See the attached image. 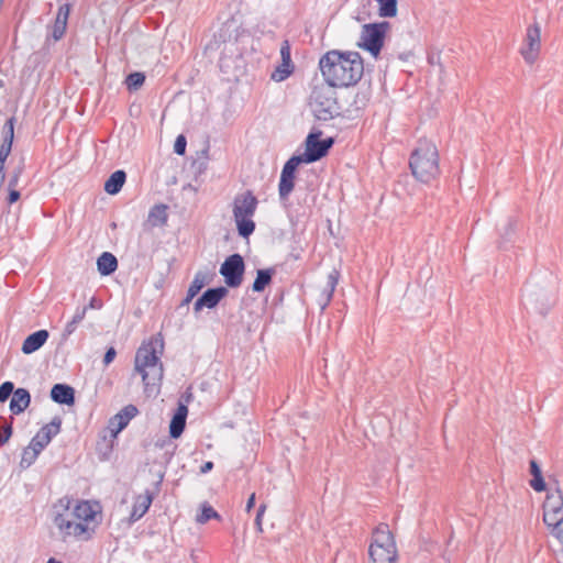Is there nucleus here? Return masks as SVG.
Segmentation results:
<instances>
[{"mask_svg":"<svg viewBox=\"0 0 563 563\" xmlns=\"http://www.w3.org/2000/svg\"><path fill=\"white\" fill-rule=\"evenodd\" d=\"M31 402L30 393L24 388H18L14 390L10 401V410L14 415L23 412Z\"/></svg>","mask_w":563,"mask_h":563,"instance_id":"22","label":"nucleus"},{"mask_svg":"<svg viewBox=\"0 0 563 563\" xmlns=\"http://www.w3.org/2000/svg\"><path fill=\"white\" fill-rule=\"evenodd\" d=\"M266 508H267V506L265 504H261L257 509L256 515H258V517H264Z\"/></svg>","mask_w":563,"mask_h":563,"instance_id":"50","label":"nucleus"},{"mask_svg":"<svg viewBox=\"0 0 563 563\" xmlns=\"http://www.w3.org/2000/svg\"><path fill=\"white\" fill-rule=\"evenodd\" d=\"M206 282H207L206 275L201 272L197 273L188 288L185 302H189L201 290V288L205 286Z\"/></svg>","mask_w":563,"mask_h":563,"instance_id":"30","label":"nucleus"},{"mask_svg":"<svg viewBox=\"0 0 563 563\" xmlns=\"http://www.w3.org/2000/svg\"><path fill=\"white\" fill-rule=\"evenodd\" d=\"M69 12H70V8L68 4L60 5L55 21L67 25Z\"/></svg>","mask_w":563,"mask_h":563,"instance_id":"36","label":"nucleus"},{"mask_svg":"<svg viewBox=\"0 0 563 563\" xmlns=\"http://www.w3.org/2000/svg\"><path fill=\"white\" fill-rule=\"evenodd\" d=\"M280 64L274 69L271 75L272 80L282 82L286 80L294 73V64L291 60V48L288 41H284L280 45Z\"/></svg>","mask_w":563,"mask_h":563,"instance_id":"14","label":"nucleus"},{"mask_svg":"<svg viewBox=\"0 0 563 563\" xmlns=\"http://www.w3.org/2000/svg\"><path fill=\"white\" fill-rule=\"evenodd\" d=\"M530 485L536 492H543L545 489V483L542 477V474L533 476V478L530 482Z\"/></svg>","mask_w":563,"mask_h":563,"instance_id":"39","label":"nucleus"},{"mask_svg":"<svg viewBox=\"0 0 563 563\" xmlns=\"http://www.w3.org/2000/svg\"><path fill=\"white\" fill-rule=\"evenodd\" d=\"M20 198V192L18 190H15L14 188H11L10 189V192H9V197H8V202L10 205L16 202Z\"/></svg>","mask_w":563,"mask_h":563,"instance_id":"44","label":"nucleus"},{"mask_svg":"<svg viewBox=\"0 0 563 563\" xmlns=\"http://www.w3.org/2000/svg\"><path fill=\"white\" fill-rule=\"evenodd\" d=\"M48 339V332L46 330H38L30 334L22 344V352L24 354H31L42 347Z\"/></svg>","mask_w":563,"mask_h":563,"instance_id":"20","label":"nucleus"},{"mask_svg":"<svg viewBox=\"0 0 563 563\" xmlns=\"http://www.w3.org/2000/svg\"><path fill=\"white\" fill-rule=\"evenodd\" d=\"M334 87L319 86L311 93V109L314 117L320 121H328L339 114V106L335 98Z\"/></svg>","mask_w":563,"mask_h":563,"instance_id":"8","label":"nucleus"},{"mask_svg":"<svg viewBox=\"0 0 563 563\" xmlns=\"http://www.w3.org/2000/svg\"><path fill=\"white\" fill-rule=\"evenodd\" d=\"M378 13L383 18H394L397 14V0H376Z\"/></svg>","mask_w":563,"mask_h":563,"instance_id":"31","label":"nucleus"},{"mask_svg":"<svg viewBox=\"0 0 563 563\" xmlns=\"http://www.w3.org/2000/svg\"><path fill=\"white\" fill-rule=\"evenodd\" d=\"M98 272L102 276H108L118 268L117 257L110 252H103L97 260Z\"/></svg>","mask_w":563,"mask_h":563,"instance_id":"25","label":"nucleus"},{"mask_svg":"<svg viewBox=\"0 0 563 563\" xmlns=\"http://www.w3.org/2000/svg\"><path fill=\"white\" fill-rule=\"evenodd\" d=\"M66 27H67L66 24H63L60 22H56L55 21V23L53 25V29H52V36H53V38L55 41L60 40L64 36L65 32H66Z\"/></svg>","mask_w":563,"mask_h":563,"instance_id":"37","label":"nucleus"},{"mask_svg":"<svg viewBox=\"0 0 563 563\" xmlns=\"http://www.w3.org/2000/svg\"><path fill=\"white\" fill-rule=\"evenodd\" d=\"M541 49V30L538 24L530 25L527 29L523 44L520 48V53L528 64H533Z\"/></svg>","mask_w":563,"mask_h":563,"instance_id":"12","label":"nucleus"},{"mask_svg":"<svg viewBox=\"0 0 563 563\" xmlns=\"http://www.w3.org/2000/svg\"><path fill=\"white\" fill-rule=\"evenodd\" d=\"M36 454L33 451H31L29 446H26L22 452L20 466L22 468H27L36 461Z\"/></svg>","mask_w":563,"mask_h":563,"instance_id":"34","label":"nucleus"},{"mask_svg":"<svg viewBox=\"0 0 563 563\" xmlns=\"http://www.w3.org/2000/svg\"><path fill=\"white\" fill-rule=\"evenodd\" d=\"M87 313V308H77L75 314L73 316L71 320L68 321L65 325L63 336L68 338L71 335L76 329L77 325L85 319Z\"/></svg>","mask_w":563,"mask_h":563,"instance_id":"29","label":"nucleus"},{"mask_svg":"<svg viewBox=\"0 0 563 563\" xmlns=\"http://www.w3.org/2000/svg\"><path fill=\"white\" fill-rule=\"evenodd\" d=\"M409 167L420 183L429 184L440 175L439 152L434 143L419 140L411 152Z\"/></svg>","mask_w":563,"mask_h":563,"instance_id":"3","label":"nucleus"},{"mask_svg":"<svg viewBox=\"0 0 563 563\" xmlns=\"http://www.w3.org/2000/svg\"><path fill=\"white\" fill-rule=\"evenodd\" d=\"M302 164L298 157L291 156L284 165L278 184L280 200L285 201L295 188V174L298 166Z\"/></svg>","mask_w":563,"mask_h":563,"instance_id":"13","label":"nucleus"},{"mask_svg":"<svg viewBox=\"0 0 563 563\" xmlns=\"http://www.w3.org/2000/svg\"><path fill=\"white\" fill-rule=\"evenodd\" d=\"M187 415V406L179 404L169 424V434L172 438L177 439L181 435L186 426Z\"/></svg>","mask_w":563,"mask_h":563,"instance_id":"17","label":"nucleus"},{"mask_svg":"<svg viewBox=\"0 0 563 563\" xmlns=\"http://www.w3.org/2000/svg\"><path fill=\"white\" fill-rule=\"evenodd\" d=\"M213 468V463L211 461H208L206 463H203L200 467V473L201 474H207L208 472H210L211 470Z\"/></svg>","mask_w":563,"mask_h":563,"instance_id":"47","label":"nucleus"},{"mask_svg":"<svg viewBox=\"0 0 563 563\" xmlns=\"http://www.w3.org/2000/svg\"><path fill=\"white\" fill-rule=\"evenodd\" d=\"M244 271V261L240 254L230 255L220 267V274L224 277L225 284L232 288L241 285Z\"/></svg>","mask_w":563,"mask_h":563,"instance_id":"11","label":"nucleus"},{"mask_svg":"<svg viewBox=\"0 0 563 563\" xmlns=\"http://www.w3.org/2000/svg\"><path fill=\"white\" fill-rule=\"evenodd\" d=\"M543 522L553 537L563 540V495L559 488L547 494L543 503Z\"/></svg>","mask_w":563,"mask_h":563,"instance_id":"7","label":"nucleus"},{"mask_svg":"<svg viewBox=\"0 0 563 563\" xmlns=\"http://www.w3.org/2000/svg\"><path fill=\"white\" fill-rule=\"evenodd\" d=\"M51 398L60 405H73L75 402V390L66 384H55L51 389Z\"/></svg>","mask_w":563,"mask_h":563,"instance_id":"18","label":"nucleus"},{"mask_svg":"<svg viewBox=\"0 0 563 563\" xmlns=\"http://www.w3.org/2000/svg\"><path fill=\"white\" fill-rule=\"evenodd\" d=\"M273 274L274 269L272 268L258 269L252 289L256 292L263 291L265 287L272 282Z\"/></svg>","mask_w":563,"mask_h":563,"instance_id":"28","label":"nucleus"},{"mask_svg":"<svg viewBox=\"0 0 563 563\" xmlns=\"http://www.w3.org/2000/svg\"><path fill=\"white\" fill-rule=\"evenodd\" d=\"M14 137V119L10 118L3 126V142L0 146V163L4 165L10 155Z\"/></svg>","mask_w":563,"mask_h":563,"instance_id":"19","label":"nucleus"},{"mask_svg":"<svg viewBox=\"0 0 563 563\" xmlns=\"http://www.w3.org/2000/svg\"><path fill=\"white\" fill-rule=\"evenodd\" d=\"M60 424V419L54 418L49 423L42 427L33 438L47 446L52 439L59 433Z\"/></svg>","mask_w":563,"mask_h":563,"instance_id":"23","label":"nucleus"},{"mask_svg":"<svg viewBox=\"0 0 563 563\" xmlns=\"http://www.w3.org/2000/svg\"><path fill=\"white\" fill-rule=\"evenodd\" d=\"M126 179V174L123 170H115L111 174L108 180L104 183V190L110 195L118 194Z\"/></svg>","mask_w":563,"mask_h":563,"instance_id":"26","label":"nucleus"},{"mask_svg":"<svg viewBox=\"0 0 563 563\" xmlns=\"http://www.w3.org/2000/svg\"><path fill=\"white\" fill-rule=\"evenodd\" d=\"M530 471H531L532 476L542 474L539 465L533 460L530 462Z\"/></svg>","mask_w":563,"mask_h":563,"instance_id":"45","label":"nucleus"},{"mask_svg":"<svg viewBox=\"0 0 563 563\" xmlns=\"http://www.w3.org/2000/svg\"><path fill=\"white\" fill-rule=\"evenodd\" d=\"M152 500L153 497L150 492H146L144 495H139L134 500L130 520L132 522L140 520L147 512Z\"/></svg>","mask_w":563,"mask_h":563,"instance_id":"21","label":"nucleus"},{"mask_svg":"<svg viewBox=\"0 0 563 563\" xmlns=\"http://www.w3.org/2000/svg\"><path fill=\"white\" fill-rule=\"evenodd\" d=\"M88 309H101L102 308V301L97 299L96 297H92L89 301V305L86 307Z\"/></svg>","mask_w":563,"mask_h":563,"instance_id":"43","label":"nucleus"},{"mask_svg":"<svg viewBox=\"0 0 563 563\" xmlns=\"http://www.w3.org/2000/svg\"><path fill=\"white\" fill-rule=\"evenodd\" d=\"M263 518L264 517H258V515L255 517V527L258 532H263Z\"/></svg>","mask_w":563,"mask_h":563,"instance_id":"49","label":"nucleus"},{"mask_svg":"<svg viewBox=\"0 0 563 563\" xmlns=\"http://www.w3.org/2000/svg\"><path fill=\"white\" fill-rule=\"evenodd\" d=\"M338 282H339V272L334 269L328 275L327 286L321 294V297L323 300V302L321 303L322 309H324L330 303V301L333 297L335 287L338 285Z\"/></svg>","mask_w":563,"mask_h":563,"instance_id":"27","label":"nucleus"},{"mask_svg":"<svg viewBox=\"0 0 563 563\" xmlns=\"http://www.w3.org/2000/svg\"><path fill=\"white\" fill-rule=\"evenodd\" d=\"M319 133H310L305 142V152L299 155H294V157H298L301 163H313L322 158L327 155L328 151L333 144V140L331 137L325 140H320Z\"/></svg>","mask_w":563,"mask_h":563,"instance_id":"10","label":"nucleus"},{"mask_svg":"<svg viewBox=\"0 0 563 563\" xmlns=\"http://www.w3.org/2000/svg\"><path fill=\"white\" fill-rule=\"evenodd\" d=\"M255 493L251 494V496L249 497L247 501H246V507H245V510L247 512H250L252 510V508L254 507L255 505Z\"/></svg>","mask_w":563,"mask_h":563,"instance_id":"46","label":"nucleus"},{"mask_svg":"<svg viewBox=\"0 0 563 563\" xmlns=\"http://www.w3.org/2000/svg\"><path fill=\"white\" fill-rule=\"evenodd\" d=\"M369 558L372 563H395L397 548L394 536L386 523H379L373 531L369 544Z\"/></svg>","mask_w":563,"mask_h":563,"instance_id":"6","label":"nucleus"},{"mask_svg":"<svg viewBox=\"0 0 563 563\" xmlns=\"http://www.w3.org/2000/svg\"><path fill=\"white\" fill-rule=\"evenodd\" d=\"M158 342H148L142 344L135 354L134 369L142 376L145 386L156 385L163 378V364L159 361L162 351H157ZM163 350V343L159 344Z\"/></svg>","mask_w":563,"mask_h":563,"instance_id":"4","label":"nucleus"},{"mask_svg":"<svg viewBox=\"0 0 563 563\" xmlns=\"http://www.w3.org/2000/svg\"><path fill=\"white\" fill-rule=\"evenodd\" d=\"M47 563H62V562H59V561H57V560H55V559H53V558H52V559H49V560L47 561Z\"/></svg>","mask_w":563,"mask_h":563,"instance_id":"51","label":"nucleus"},{"mask_svg":"<svg viewBox=\"0 0 563 563\" xmlns=\"http://www.w3.org/2000/svg\"><path fill=\"white\" fill-rule=\"evenodd\" d=\"M145 81V76L142 73H132L126 77V86L129 90L139 89Z\"/></svg>","mask_w":563,"mask_h":563,"instance_id":"33","label":"nucleus"},{"mask_svg":"<svg viewBox=\"0 0 563 563\" xmlns=\"http://www.w3.org/2000/svg\"><path fill=\"white\" fill-rule=\"evenodd\" d=\"M219 518V514L208 504H203L201 512L197 516L198 523H206L210 519Z\"/></svg>","mask_w":563,"mask_h":563,"instance_id":"32","label":"nucleus"},{"mask_svg":"<svg viewBox=\"0 0 563 563\" xmlns=\"http://www.w3.org/2000/svg\"><path fill=\"white\" fill-rule=\"evenodd\" d=\"M389 27L388 22L368 23L362 26L358 46L377 57L384 45L385 34Z\"/></svg>","mask_w":563,"mask_h":563,"instance_id":"9","label":"nucleus"},{"mask_svg":"<svg viewBox=\"0 0 563 563\" xmlns=\"http://www.w3.org/2000/svg\"><path fill=\"white\" fill-rule=\"evenodd\" d=\"M20 173H15L13 176L9 179V188H15L19 183Z\"/></svg>","mask_w":563,"mask_h":563,"instance_id":"48","label":"nucleus"},{"mask_svg":"<svg viewBox=\"0 0 563 563\" xmlns=\"http://www.w3.org/2000/svg\"><path fill=\"white\" fill-rule=\"evenodd\" d=\"M168 219L167 207L165 205H155L148 211L146 223L151 228L163 227Z\"/></svg>","mask_w":563,"mask_h":563,"instance_id":"24","label":"nucleus"},{"mask_svg":"<svg viewBox=\"0 0 563 563\" xmlns=\"http://www.w3.org/2000/svg\"><path fill=\"white\" fill-rule=\"evenodd\" d=\"M14 393V385L11 382H4L0 386V402L5 401Z\"/></svg>","mask_w":563,"mask_h":563,"instance_id":"35","label":"nucleus"},{"mask_svg":"<svg viewBox=\"0 0 563 563\" xmlns=\"http://www.w3.org/2000/svg\"><path fill=\"white\" fill-rule=\"evenodd\" d=\"M187 141L184 135H178L174 144V152L178 155H184L186 152Z\"/></svg>","mask_w":563,"mask_h":563,"instance_id":"38","label":"nucleus"},{"mask_svg":"<svg viewBox=\"0 0 563 563\" xmlns=\"http://www.w3.org/2000/svg\"><path fill=\"white\" fill-rule=\"evenodd\" d=\"M12 435V427L11 424H7L2 431L0 432V444H4L9 441Z\"/></svg>","mask_w":563,"mask_h":563,"instance_id":"41","label":"nucleus"},{"mask_svg":"<svg viewBox=\"0 0 563 563\" xmlns=\"http://www.w3.org/2000/svg\"><path fill=\"white\" fill-rule=\"evenodd\" d=\"M31 451H33L36 456L46 448L45 443L37 441V439L32 438L30 444L27 445Z\"/></svg>","mask_w":563,"mask_h":563,"instance_id":"40","label":"nucleus"},{"mask_svg":"<svg viewBox=\"0 0 563 563\" xmlns=\"http://www.w3.org/2000/svg\"><path fill=\"white\" fill-rule=\"evenodd\" d=\"M115 355H117V351L114 350V347L108 349L104 354V357H103V364L106 366H108L110 363L113 362Z\"/></svg>","mask_w":563,"mask_h":563,"instance_id":"42","label":"nucleus"},{"mask_svg":"<svg viewBox=\"0 0 563 563\" xmlns=\"http://www.w3.org/2000/svg\"><path fill=\"white\" fill-rule=\"evenodd\" d=\"M139 410L134 405L123 407L117 415L109 420V430L113 437H117L129 422L137 415Z\"/></svg>","mask_w":563,"mask_h":563,"instance_id":"15","label":"nucleus"},{"mask_svg":"<svg viewBox=\"0 0 563 563\" xmlns=\"http://www.w3.org/2000/svg\"><path fill=\"white\" fill-rule=\"evenodd\" d=\"M258 206V199L251 190L238 194L232 202V214L240 236L247 239L255 231L253 220Z\"/></svg>","mask_w":563,"mask_h":563,"instance_id":"5","label":"nucleus"},{"mask_svg":"<svg viewBox=\"0 0 563 563\" xmlns=\"http://www.w3.org/2000/svg\"><path fill=\"white\" fill-rule=\"evenodd\" d=\"M227 294L228 289L224 287L210 288L206 290L195 302V311H200L203 307L209 309L214 308Z\"/></svg>","mask_w":563,"mask_h":563,"instance_id":"16","label":"nucleus"},{"mask_svg":"<svg viewBox=\"0 0 563 563\" xmlns=\"http://www.w3.org/2000/svg\"><path fill=\"white\" fill-rule=\"evenodd\" d=\"M319 68L330 87L343 88L354 86L361 80L364 63L357 52L333 49L321 56Z\"/></svg>","mask_w":563,"mask_h":563,"instance_id":"2","label":"nucleus"},{"mask_svg":"<svg viewBox=\"0 0 563 563\" xmlns=\"http://www.w3.org/2000/svg\"><path fill=\"white\" fill-rule=\"evenodd\" d=\"M57 507L63 508V512L56 514L54 523L64 537L88 541L101 523L102 508L98 501L77 500L71 506V499L64 497Z\"/></svg>","mask_w":563,"mask_h":563,"instance_id":"1","label":"nucleus"}]
</instances>
